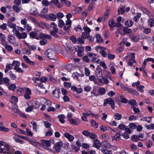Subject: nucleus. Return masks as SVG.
<instances>
[{
	"label": "nucleus",
	"instance_id": "nucleus-10",
	"mask_svg": "<svg viewBox=\"0 0 154 154\" xmlns=\"http://www.w3.org/2000/svg\"><path fill=\"white\" fill-rule=\"evenodd\" d=\"M95 74L98 77H100L103 75L102 68L99 66L96 69Z\"/></svg>",
	"mask_w": 154,
	"mask_h": 154
},
{
	"label": "nucleus",
	"instance_id": "nucleus-50",
	"mask_svg": "<svg viewBox=\"0 0 154 154\" xmlns=\"http://www.w3.org/2000/svg\"><path fill=\"white\" fill-rule=\"evenodd\" d=\"M92 126L95 128H97L98 127V124L94 120H92L91 121Z\"/></svg>",
	"mask_w": 154,
	"mask_h": 154
},
{
	"label": "nucleus",
	"instance_id": "nucleus-12",
	"mask_svg": "<svg viewBox=\"0 0 154 154\" xmlns=\"http://www.w3.org/2000/svg\"><path fill=\"white\" fill-rule=\"evenodd\" d=\"M91 114H92V113L90 111H89L87 113L83 112L82 113L83 116L81 118L82 120L85 122H87V117L91 115Z\"/></svg>",
	"mask_w": 154,
	"mask_h": 154
},
{
	"label": "nucleus",
	"instance_id": "nucleus-31",
	"mask_svg": "<svg viewBox=\"0 0 154 154\" xmlns=\"http://www.w3.org/2000/svg\"><path fill=\"white\" fill-rule=\"evenodd\" d=\"M23 92V88L20 87L17 88V93L18 95L20 96H21Z\"/></svg>",
	"mask_w": 154,
	"mask_h": 154
},
{
	"label": "nucleus",
	"instance_id": "nucleus-26",
	"mask_svg": "<svg viewBox=\"0 0 154 154\" xmlns=\"http://www.w3.org/2000/svg\"><path fill=\"white\" fill-rule=\"evenodd\" d=\"M13 65L12 64H7L6 66V68L5 69V73H7L8 71L12 69L13 68Z\"/></svg>",
	"mask_w": 154,
	"mask_h": 154
},
{
	"label": "nucleus",
	"instance_id": "nucleus-54",
	"mask_svg": "<svg viewBox=\"0 0 154 154\" xmlns=\"http://www.w3.org/2000/svg\"><path fill=\"white\" fill-rule=\"evenodd\" d=\"M125 24L126 25L128 26V27H130L133 25V22L131 20H128L126 22Z\"/></svg>",
	"mask_w": 154,
	"mask_h": 154
},
{
	"label": "nucleus",
	"instance_id": "nucleus-11",
	"mask_svg": "<svg viewBox=\"0 0 154 154\" xmlns=\"http://www.w3.org/2000/svg\"><path fill=\"white\" fill-rule=\"evenodd\" d=\"M11 109L13 110L14 112H16L18 114L20 115L23 117L26 118L27 116H26L21 111H20L18 110V109L17 108V107H12L11 108Z\"/></svg>",
	"mask_w": 154,
	"mask_h": 154
},
{
	"label": "nucleus",
	"instance_id": "nucleus-21",
	"mask_svg": "<svg viewBox=\"0 0 154 154\" xmlns=\"http://www.w3.org/2000/svg\"><path fill=\"white\" fill-rule=\"evenodd\" d=\"M130 37L133 42H137L140 39L138 36L134 35L131 34L130 35Z\"/></svg>",
	"mask_w": 154,
	"mask_h": 154
},
{
	"label": "nucleus",
	"instance_id": "nucleus-52",
	"mask_svg": "<svg viewBox=\"0 0 154 154\" xmlns=\"http://www.w3.org/2000/svg\"><path fill=\"white\" fill-rule=\"evenodd\" d=\"M18 102V98L15 96H12L11 98V103H17Z\"/></svg>",
	"mask_w": 154,
	"mask_h": 154
},
{
	"label": "nucleus",
	"instance_id": "nucleus-53",
	"mask_svg": "<svg viewBox=\"0 0 154 154\" xmlns=\"http://www.w3.org/2000/svg\"><path fill=\"white\" fill-rule=\"evenodd\" d=\"M70 39L72 41V42L73 44H75L77 41V39L75 36L73 35L70 38Z\"/></svg>",
	"mask_w": 154,
	"mask_h": 154
},
{
	"label": "nucleus",
	"instance_id": "nucleus-24",
	"mask_svg": "<svg viewBox=\"0 0 154 154\" xmlns=\"http://www.w3.org/2000/svg\"><path fill=\"white\" fill-rule=\"evenodd\" d=\"M7 25L9 27L13 29V30L16 29V25L14 23H12V22H9V21H8Z\"/></svg>",
	"mask_w": 154,
	"mask_h": 154
},
{
	"label": "nucleus",
	"instance_id": "nucleus-41",
	"mask_svg": "<svg viewBox=\"0 0 154 154\" xmlns=\"http://www.w3.org/2000/svg\"><path fill=\"white\" fill-rule=\"evenodd\" d=\"M13 8L14 11L17 13H18L20 11L19 6L14 5L13 6Z\"/></svg>",
	"mask_w": 154,
	"mask_h": 154
},
{
	"label": "nucleus",
	"instance_id": "nucleus-55",
	"mask_svg": "<svg viewBox=\"0 0 154 154\" xmlns=\"http://www.w3.org/2000/svg\"><path fill=\"white\" fill-rule=\"evenodd\" d=\"M110 10L109 9H106L105 11L104 17H103V20H105V19L107 18V17L108 16V14H109V11Z\"/></svg>",
	"mask_w": 154,
	"mask_h": 154
},
{
	"label": "nucleus",
	"instance_id": "nucleus-1",
	"mask_svg": "<svg viewBox=\"0 0 154 154\" xmlns=\"http://www.w3.org/2000/svg\"><path fill=\"white\" fill-rule=\"evenodd\" d=\"M0 153L1 154L11 153L10 146L2 141H0Z\"/></svg>",
	"mask_w": 154,
	"mask_h": 154
},
{
	"label": "nucleus",
	"instance_id": "nucleus-63",
	"mask_svg": "<svg viewBox=\"0 0 154 154\" xmlns=\"http://www.w3.org/2000/svg\"><path fill=\"white\" fill-rule=\"evenodd\" d=\"M43 144L44 145H46L47 147H49L51 145V142L49 140H44L43 141Z\"/></svg>",
	"mask_w": 154,
	"mask_h": 154
},
{
	"label": "nucleus",
	"instance_id": "nucleus-2",
	"mask_svg": "<svg viewBox=\"0 0 154 154\" xmlns=\"http://www.w3.org/2000/svg\"><path fill=\"white\" fill-rule=\"evenodd\" d=\"M45 56L47 57L50 59L56 60L57 59L56 52L54 51L51 49H48L45 52Z\"/></svg>",
	"mask_w": 154,
	"mask_h": 154
},
{
	"label": "nucleus",
	"instance_id": "nucleus-35",
	"mask_svg": "<svg viewBox=\"0 0 154 154\" xmlns=\"http://www.w3.org/2000/svg\"><path fill=\"white\" fill-rule=\"evenodd\" d=\"M71 148L77 151V141L75 142L72 143L71 144Z\"/></svg>",
	"mask_w": 154,
	"mask_h": 154
},
{
	"label": "nucleus",
	"instance_id": "nucleus-14",
	"mask_svg": "<svg viewBox=\"0 0 154 154\" xmlns=\"http://www.w3.org/2000/svg\"><path fill=\"white\" fill-rule=\"evenodd\" d=\"M60 93V89L58 88H56L55 90L52 92V94L54 97L57 98H58L60 97L59 94Z\"/></svg>",
	"mask_w": 154,
	"mask_h": 154
},
{
	"label": "nucleus",
	"instance_id": "nucleus-56",
	"mask_svg": "<svg viewBox=\"0 0 154 154\" xmlns=\"http://www.w3.org/2000/svg\"><path fill=\"white\" fill-rule=\"evenodd\" d=\"M90 35L89 33L83 32L82 33V36L84 39L87 38Z\"/></svg>",
	"mask_w": 154,
	"mask_h": 154
},
{
	"label": "nucleus",
	"instance_id": "nucleus-4",
	"mask_svg": "<svg viewBox=\"0 0 154 154\" xmlns=\"http://www.w3.org/2000/svg\"><path fill=\"white\" fill-rule=\"evenodd\" d=\"M13 32L14 33V34L19 39H24L27 37V34L26 32H23L22 33H20L17 29L13 30Z\"/></svg>",
	"mask_w": 154,
	"mask_h": 154
},
{
	"label": "nucleus",
	"instance_id": "nucleus-30",
	"mask_svg": "<svg viewBox=\"0 0 154 154\" xmlns=\"http://www.w3.org/2000/svg\"><path fill=\"white\" fill-rule=\"evenodd\" d=\"M9 74L10 78L12 80H15L16 79V75L13 74L11 71L9 72Z\"/></svg>",
	"mask_w": 154,
	"mask_h": 154
},
{
	"label": "nucleus",
	"instance_id": "nucleus-58",
	"mask_svg": "<svg viewBox=\"0 0 154 154\" xmlns=\"http://www.w3.org/2000/svg\"><path fill=\"white\" fill-rule=\"evenodd\" d=\"M121 134L120 133H117L114 136L113 140H119Z\"/></svg>",
	"mask_w": 154,
	"mask_h": 154
},
{
	"label": "nucleus",
	"instance_id": "nucleus-18",
	"mask_svg": "<svg viewBox=\"0 0 154 154\" xmlns=\"http://www.w3.org/2000/svg\"><path fill=\"white\" fill-rule=\"evenodd\" d=\"M23 58L26 63L31 65H34L35 63L34 62L31 61L29 58L26 55H24Z\"/></svg>",
	"mask_w": 154,
	"mask_h": 154
},
{
	"label": "nucleus",
	"instance_id": "nucleus-45",
	"mask_svg": "<svg viewBox=\"0 0 154 154\" xmlns=\"http://www.w3.org/2000/svg\"><path fill=\"white\" fill-rule=\"evenodd\" d=\"M148 23L151 27L154 26V20L153 19H149L148 20Z\"/></svg>",
	"mask_w": 154,
	"mask_h": 154
},
{
	"label": "nucleus",
	"instance_id": "nucleus-37",
	"mask_svg": "<svg viewBox=\"0 0 154 154\" xmlns=\"http://www.w3.org/2000/svg\"><path fill=\"white\" fill-rule=\"evenodd\" d=\"M109 129H111L109 127H106L105 126H103V125H101L100 127V130L101 131H106ZM111 130L113 131H114V130L113 129H111Z\"/></svg>",
	"mask_w": 154,
	"mask_h": 154
},
{
	"label": "nucleus",
	"instance_id": "nucleus-44",
	"mask_svg": "<svg viewBox=\"0 0 154 154\" xmlns=\"http://www.w3.org/2000/svg\"><path fill=\"white\" fill-rule=\"evenodd\" d=\"M115 22L113 20H111L109 21V25L110 28H112L114 27Z\"/></svg>",
	"mask_w": 154,
	"mask_h": 154
},
{
	"label": "nucleus",
	"instance_id": "nucleus-51",
	"mask_svg": "<svg viewBox=\"0 0 154 154\" xmlns=\"http://www.w3.org/2000/svg\"><path fill=\"white\" fill-rule=\"evenodd\" d=\"M106 91L105 88H101L98 90V92L100 94L103 95L105 93Z\"/></svg>",
	"mask_w": 154,
	"mask_h": 154
},
{
	"label": "nucleus",
	"instance_id": "nucleus-39",
	"mask_svg": "<svg viewBox=\"0 0 154 154\" xmlns=\"http://www.w3.org/2000/svg\"><path fill=\"white\" fill-rule=\"evenodd\" d=\"M14 140L16 142L19 143L21 144H23L24 143V141L22 140L19 139H18L16 137H13Z\"/></svg>",
	"mask_w": 154,
	"mask_h": 154
},
{
	"label": "nucleus",
	"instance_id": "nucleus-36",
	"mask_svg": "<svg viewBox=\"0 0 154 154\" xmlns=\"http://www.w3.org/2000/svg\"><path fill=\"white\" fill-rule=\"evenodd\" d=\"M3 82L7 86L10 84V79L7 77H4L3 79Z\"/></svg>",
	"mask_w": 154,
	"mask_h": 154
},
{
	"label": "nucleus",
	"instance_id": "nucleus-59",
	"mask_svg": "<svg viewBox=\"0 0 154 154\" xmlns=\"http://www.w3.org/2000/svg\"><path fill=\"white\" fill-rule=\"evenodd\" d=\"M146 146L148 148L151 147L152 145V143L151 140H148L146 142Z\"/></svg>",
	"mask_w": 154,
	"mask_h": 154
},
{
	"label": "nucleus",
	"instance_id": "nucleus-34",
	"mask_svg": "<svg viewBox=\"0 0 154 154\" xmlns=\"http://www.w3.org/2000/svg\"><path fill=\"white\" fill-rule=\"evenodd\" d=\"M65 24L64 21L62 19H59L58 20V26L60 28H62L64 26Z\"/></svg>",
	"mask_w": 154,
	"mask_h": 154
},
{
	"label": "nucleus",
	"instance_id": "nucleus-29",
	"mask_svg": "<svg viewBox=\"0 0 154 154\" xmlns=\"http://www.w3.org/2000/svg\"><path fill=\"white\" fill-rule=\"evenodd\" d=\"M36 24L40 28H45L46 27V24L41 22H38L37 21Z\"/></svg>",
	"mask_w": 154,
	"mask_h": 154
},
{
	"label": "nucleus",
	"instance_id": "nucleus-13",
	"mask_svg": "<svg viewBox=\"0 0 154 154\" xmlns=\"http://www.w3.org/2000/svg\"><path fill=\"white\" fill-rule=\"evenodd\" d=\"M7 40L9 42L13 45H15L16 44L15 38L12 35H9L8 37Z\"/></svg>",
	"mask_w": 154,
	"mask_h": 154
},
{
	"label": "nucleus",
	"instance_id": "nucleus-23",
	"mask_svg": "<svg viewBox=\"0 0 154 154\" xmlns=\"http://www.w3.org/2000/svg\"><path fill=\"white\" fill-rule=\"evenodd\" d=\"M104 149H109L111 148V145L107 141H104L102 143Z\"/></svg>",
	"mask_w": 154,
	"mask_h": 154
},
{
	"label": "nucleus",
	"instance_id": "nucleus-42",
	"mask_svg": "<svg viewBox=\"0 0 154 154\" xmlns=\"http://www.w3.org/2000/svg\"><path fill=\"white\" fill-rule=\"evenodd\" d=\"M128 103L132 106H137L136 101L134 100H130L128 101Z\"/></svg>",
	"mask_w": 154,
	"mask_h": 154
},
{
	"label": "nucleus",
	"instance_id": "nucleus-3",
	"mask_svg": "<svg viewBox=\"0 0 154 154\" xmlns=\"http://www.w3.org/2000/svg\"><path fill=\"white\" fill-rule=\"evenodd\" d=\"M66 16L67 20L66 21V25L64 26V30L65 31L67 32L71 26L72 21L70 19L72 17V14L71 13H69L66 15Z\"/></svg>",
	"mask_w": 154,
	"mask_h": 154
},
{
	"label": "nucleus",
	"instance_id": "nucleus-6",
	"mask_svg": "<svg viewBox=\"0 0 154 154\" xmlns=\"http://www.w3.org/2000/svg\"><path fill=\"white\" fill-rule=\"evenodd\" d=\"M107 104H109L111 105L112 109H114L115 107V106L114 102L113 100L111 98H109L104 100L103 105L106 106Z\"/></svg>",
	"mask_w": 154,
	"mask_h": 154
},
{
	"label": "nucleus",
	"instance_id": "nucleus-22",
	"mask_svg": "<svg viewBox=\"0 0 154 154\" xmlns=\"http://www.w3.org/2000/svg\"><path fill=\"white\" fill-rule=\"evenodd\" d=\"M152 117L150 116H147L146 117H143L140 119L141 120L144 121H146L150 123L152 121Z\"/></svg>",
	"mask_w": 154,
	"mask_h": 154
},
{
	"label": "nucleus",
	"instance_id": "nucleus-61",
	"mask_svg": "<svg viewBox=\"0 0 154 154\" xmlns=\"http://www.w3.org/2000/svg\"><path fill=\"white\" fill-rule=\"evenodd\" d=\"M91 97H97L98 96V94L97 93V91L95 90H92L91 92Z\"/></svg>",
	"mask_w": 154,
	"mask_h": 154
},
{
	"label": "nucleus",
	"instance_id": "nucleus-32",
	"mask_svg": "<svg viewBox=\"0 0 154 154\" xmlns=\"http://www.w3.org/2000/svg\"><path fill=\"white\" fill-rule=\"evenodd\" d=\"M26 45L28 47V48L32 50H34L36 49V46L35 45H30L29 43H27L26 42H25Z\"/></svg>",
	"mask_w": 154,
	"mask_h": 154
},
{
	"label": "nucleus",
	"instance_id": "nucleus-9",
	"mask_svg": "<svg viewBox=\"0 0 154 154\" xmlns=\"http://www.w3.org/2000/svg\"><path fill=\"white\" fill-rule=\"evenodd\" d=\"M84 51V48L82 45L78 46V56L82 57Z\"/></svg>",
	"mask_w": 154,
	"mask_h": 154
},
{
	"label": "nucleus",
	"instance_id": "nucleus-64",
	"mask_svg": "<svg viewBox=\"0 0 154 154\" xmlns=\"http://www.w3.org/2000/svg\"><path fill=\"white\" fill-rule=\"evenodd\" d=\"M147 128L149 130L154 129V123H152L149 125H146Z\"/></svg>",
	"mask_w": 154,
	"mask_h": 154
},
{
	"label": "nucleus",
	"instance_id": "nucleus-28",
	"mask_svg": "<svg viewBox=\"0 0 154 154\" xmlns=\"http://www.w3.org/2000/svg\"><path fill=\"white\" fill-rule=\"evenodd\" d=\"M131 139L132 141L135 142H137L138 140H140V139H139L138 135L136 134L132 136L131 137Z\"/></svg>",
	"mask_w": 154,
	"mask_h": 154
},
{
	"label": "nucleus",
	"instance_id": "nucleus-5",
	"mask_svg": "<svg viewBox=\"0 0 154 154\" xmlns=\"http://www.w3.org/2000/svg\"><path fill=\"white\" fill-rule=\"evenodd\" d=\"M88 58L90 61L91 60L92 62H96L97 63H99L100 60L98 59V56L96 54L90 52L88 53Z\"/></svg>",
	"mask_w": 154,
	"mask_h": 154
},
{
	"label": "nucleus",
	"instance_id": "nucleus-20",
	"mask_svg": "<svg viewBox=\"0 0 154 154\" xmlns=\"http://www.w3.org/2000/svg\"><path fill=\"white\" fill-rule=\"evenodd\" d=\"M120 87L125 91H128V92L131 93H133L134 92V91L132 90L131 88H130L128 87H126L123 85H121Z\"/></svg>",
	"mask_w": 154,
	"mask_h": 154
},
{
	"label": "nucleus",
	"instance_id": "nucleus-38",
	"mask_svg": "<svg viewBox=\"0 0 154 154\" xmlns=\"http://www.w3.org/2000/svg\"><path fill=\"white\" fill-rule=\"evenodd\" d=\"M114 119L116 120H120L122 118V115L119 113H116L114 115Z\"/></svg>",
	"mask_w": 154,
	"mask_h": 154
},
{
	"label": "nucleus",
	"instance_id": "nucleus-40",
	"mask_svg": "<svg viewBox=\"0 0 154 154\" xmlns=\"http://www.w3.org/2000/svg\"><path fill=\"white\" fill-rule=\"evenodd\" d=\"M60 1L61 3H59L57 5V7L58 8L62 7L63 5V4L65 3V4L66 3V2L67 1V0H60Z\"/></svg>",
	"mask_w": 154,
	"mask_h": 154
},
{
	"label": "nucleus",
	"instance_id": "nucleus-43",
	"mask_svg": "<svg viewBox=\"0 0 154 154\" xmlns=\"http://www.w3.org/2000/svg\"><path fill=\"white\" fill-rule=\"evenodd\" d=\"M31 124L33 125V129L34 131H37V125L36 122L34 121H32L31 123Z\"/></svg>",
	"mask_w": 154,
	"mask_h": 154
},
{
	"label": "nucleus",
	"instance_id": "nucleus-47",
	"mask_svg": "<svg viewBox=\"0 0 154 154\" xmlns=\"http://www.w3.org/2000/svg\"><path fill=\"white\" fill-rule=\"evenodd\" d=\"M120 98L122 102L125 103H128V100L126 98H125L122 95L120 96Z\"/></svg>",
	"mask_w": 154,
	"mask_h": 154
},
{
	"label": "nucleus",
	"instance_id": "nucleus-25",
	"mask_svg": "<svg viewBox=\"0 0 154 154\" xmlns=\"http://www.w3.org/2000/svg\"><path fill=\"white\" fill-rule=\"evenodd\" d=\"M96 41L97 42L101 43L103 41V38L101 37L100 34H97L96 35Z\"/></svg>",
	"mask_w": 154,
	"mask_h": 154
},
{
	"label": "nucleus",
	"instance_id": "nucleus-57",
	"mask_svg": "<svg viewBox=\"0 0 154 154\" xmlns=\"http://www.w3.org/2000/svg\"><path fill=\"white\" fill-rule=\"evenodd\" d=\"M143 12L146 14L149 17H153V15L147 10L146 8L144 9Z\"/></svg>",
	"mask_w": 154,
	"mask_h": 154
},
{
	"label": "nucleus",
	"instance_id": "nucleus-8",
	"mask_svg": "<svg viewBox=\"0 0 154 154\" xmlns=\"http://www.w3.org/2000/svg\"><path fill=\"white\" fill-rule=\"evenodd\" d=\"M39 30L38 29L36 30L35 31H32L29 33V36L32 38L38 40L39 39Z\"/></svg>",
	"mask_w": 154,
	"mask_h": 154
},
{
	"label": "nucleus",
	"instance_id": "nucleus-19",
	"mask_svg": "<svg viewBox=\"0 0 154 154\" xmlns=\"http://www.w3.org/2000/svg\"><path fill=\"white\" fill-rule=\"evenodd\" d=\"M7 86L9 90L13 91L15 90L17 88L16 86L14 84L10 83Z\"/></svg>",
	"mask_w": 154,
	"mask_h": 154
},
{
	"label": "nucleus",
	"instance_id": "nucleus-60",
	"mask_svg": "<svg viewBox=\"0 0 154 154\" xmlns=\"http://www.w3.org/2000/svg\"><path fill=\"white\" fill-rule=\"evenodd\" d=\"M137 117L134 115H131L128 117V120L131 121L133 120H136L137 119Z\"/></svg>",
	"mask_w": 154,
	"mask_h": 154
},
{
	"label": "nucleus",
	"instance_id": "nucleus-33",
	"mask_svg": "<svg viewBox=\"0 0 154 154\" xmlns=\"http://www.w3.org/2000/svg\"><path fill=\"white\" fill-rule=\"evenodd\" d=\"M101 152L104 154H112V152L111 150H108L106 149H103L101 150Z\"/></svg>",
	"mask_w": 154,
	"mask_h": 154
},
{
	"label": "nucleus",
	"instance_id": "nucleus-49",
	"mask_svg": "<svg viewBox=\"0 0 154 154\" xmlns=\"http://www.w3.org/2000/svg\"><path fill=\"white\" fill-rule=\"evenodd\" d=\"M131 30L130 29L128 28L127 27H126L124 28L123 32L125 34H127L130 33Z\"/></svg>",
	"mask_w": 154,
	"mask_h": 154
},
{
	"label": "nucleus",
	"instance_id": "nucleus-17",
	"mask_svg": "<svg viewBox=\"0 0 154 154\" xmlns=\"http://www.w3.org/2000/svg\"><path fill=\"white\" fill-rule=\"evenodd\" d=\"M64 136L70 142L73 141L74 138V137L73 136L70 134L68 133H65L64 134Z\"/></svg>",
	"mask_w": 154,
	"mask_h": 154
},
{
	"label": "nucleus",
	"instance_id": "nucleus-62",
	"mask_svg": "<svg viewBox=\"0 0 154 154\" xmlns=\"http://www.w3.org/2000/svg\"><path fill=\"white\" fill-rule=\"evenodd\" d=\"M84 38L82 36L79 37L78 38V41L79 42V43L81 44H82L84 43Z\"/></svg>",
	"mask_w": 154,
	"mask_h": 154
},
{
	"label": "nucleus",
	"instance_id": "nucleus-15",
	"mask_svg": "<svg viewBox=\"0 0 154 154\" xmlns=\"http://www.w3.org/2000/svg\"><path fill=\"white\" fill-rule=\"evenodd\" d=\"M47 19L50 20L52 21H55L57 19L56 15L53 13L49 14V15H47Z\"/></svg>",
	"mask_w": 154,
	"mask_h": 154
},
{
	"label": "nucleus",
	"instance_id": "nucleus-46",
	"mask_svg": "<svg viewBox=\"0 0 154 154\" xmlns=\"http://www.w3.org/2000/svg\"><path fill=\"white\" fill-rule=\"evenodd\" d=\"M125 8L122 7L118 10V13L119 15L122 14L125 12Z\"/></svg>",
	"mask_w": 154,
	"mask_h": 154
},
{
	"label": "nucleus",
	"instance_id": "nucleus-48",
	"mask_svg": "<svg viewBox=\"0 0 154 154\" xmlns=\"http://www.w3.org/2000/svg\"><path fill=\"white\" fill-rule=\"evenodd\" d=\"M12 65L13 66L15 67H18L20 65V62L14 60L12 63Z\"/></svg>",
	"mask_w": 154,
	"mask_h": 154
},
{
	"label": "nucleus",
	"instance_id": "nucleus-16",
	"mask_svg": "<svg viewBox=\"0 0 154 154\" xmlns=\"http://www.w3.org/2000/svg\"><path fill=\"white\" fill-rule=\"evenodd\" d=\"M101 146V144L100 143V141L98 139H95L94 141V144L93 146L96 147L97 149H99Z\"/></svg>",
	"mask_w": 154,
	"mask_h": 154
},
{
	"label": "nucleus",
	"instance_id": "nucleus-7",
	"mask_svg": "<svg viewBox=\"0 0 154 154\" xmlns=\"http://www.w3.org/2000/svg\"><path fill=\"white\" fill-rule=\"evenodd\" d=\"M71 60L72 62V63H70L68 65L66 66V68L68 69L70 68H72L71 69V71H72L74 68H76V63L77 62V58H72L71 59Z\"/></svg>",
	"mask_w": 154,
	"mask_h": 154
},
{
	"label": "nucleus",
	"instance_id": "nucleus-27",
	"mask_svg": "<svg viewBox=\"0 0 154 154\" xmlns=\"http://www.w3.org/2000/svg\"><path fill=\"white\" fill-rule=\"evenodd\" d=\"M58 118L59 119V121L62 123H64L65 122L64 119L65 118L64 115L62 114L58 115L57 116Z\"/></svg>",
	"mask_w": 154,
	"mask_h": 154
}]
</instances>
